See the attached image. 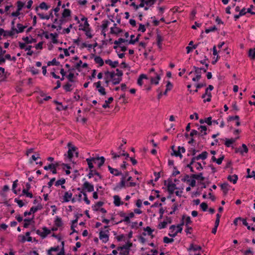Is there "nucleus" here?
Masks as SVG:
<instances>
[{
    "instance_id": "1",
    "label": "nucleus",
    "mask_w": 255,
    "mask_h": 255,
    "mask_svg": "<svg viewBox=\"0 0 255 255\" xmlns=\"http://www.w3.org/2000/svg\"><path fill=\"white\" fill-rule=\"evenodd\" d=\"M131 179L132 177L128 176V173L122 174L121 181L117 184L114 189L120 190L124 188L135 186L136 183L131 181Z\"/></svg>"
},
{
    "instance_id": "2",
    "label": "nucleus",
    "mask_w": 255,
    "mask_h": 255,
    "mask_svg": "<svg viewBox=\"0 0 255 255\" xmlns=\"http://www.w3.org/2000/svg\"><path fill=\"white\" fill-rule=\"evenodd\" d=\"M67 147L68 150L67 153L65 154V156L67 158L69 161H72L73 157H78V149L71 142H69L68 143Z\"/></svg>"
},
{
    "instance_id": "3",
    "label": "nucleus",
    "mask_w": 255,
    "mask_h": 255,
    "mask_svg": "<svg viewBox=\"0 0 255 255\" xmlns=\"http://www.w3.org/2000/svg\"><path fill=\"white\" fill-rule=\"evenodd\" d=\"M59 251V252L57 255H65V250H64V242L62 241L61 243V246H54L51 247L48 250H47V255H54L53 252H56Z\"/></svg>"
},
{
    "instance_id": "4",
    "label": "nucleus",
    "mask_w": 255,
    "mask_h": 255,
    "mask_svg": "<svg viewBox=\"0 0 255 255\" xmlns=\"http://www.w3.org/2000/svg\"><path fill=\"white\" fill-rule=\"evenodd\" d=\"M182 225H171L169 227L168 235L172 238L175 237L178 233H181L182 231Z\"/></svg>"
},
{
    "instance_id": "5",
    "label": "nucleus",
    "mask_w": 255,
    "mask_h": 255,
    "mask_svg": "<svg viewBox=\"0 0 255 255\" xmlns=\"http://www.w3.org/2000/svg\"><path fill=\"white\" fill-rule=\"evenodd\" d=\"M61 199L63 203H67L70 201H72V203L76 202V198L73 197V193L70 190L65 192L61 197Z\"/></svg>"
},
{
    "instance_id": "6",
    "label": "nucleus",
    "mask_w": 255,
    "mask_h": 255,
    "mask_svg": "<svg viewBox=\"0 0 255 255\" xmlns=\"http://www.w3.org/2000/svg\"><path fill=\"white\" fill-rule=\"evenodd\" d=\"M110 233L108 230H100L99 239L104 243H107L109 240Z\"/></svg>"
},
{
    "instance_id": "7",
    "label": "nucleus",
    "mask_w": 255,
    "mask_h": 255,
    "mask_svg": "<svg viewBox=\"0 0 255 255\" xmlns=\"http://www.w3.org/2000/svg\"><path fill=\"white\" fill-rule=\"evenodd\" d=\"M36 233L42 239L45 238L51 233L50 230L46 227H44L40 229L36 230Z\"/></svg>"
},
{
    "instance_id": "8",
    "label": "nucleus",
    "mask_w": 255,
    "mask_h": 255,
    "mask_svg": "<svg viewBox=\"0 0 255 255\" xmlns=\"http://www.w3.org/2000/svg\"><path fill=\"white\" fill-rule=\"evenodd\" d=\"M194 71L196 74H198V76L192 78V81L194 82H198L201 78V71L203 70L204 73L207 72L206 69L203 68H198L196 66L193 67Z\"/></svg>"
},
{
    "instance_id": "9",
    "label": "nucleus",
    "mask_w": 255,
    "mask_h": 255,
    "mask_svg": "<svg viewBox=\"0 0 255 255\" xmlns=\"http://www.w3.org/2000/svg\"><path fill=\"white\" fill-rule=\"evenodd\" d=\"M196 160H193V159H192V160L190 163L188 165L189 167L190 168L191 171L193 172V168H195L197 170L201 171L203 169V167L201 163L196 162Z\"/></svg>"
},
{
    "instance_id": "10",
    "label": "nucleus",
    "mask_w": 255,
    "mask_h": 255,
    "mask_svg": "<svg viewBox=\"0 0 255 255\" xmlns=\"http://www.w3.org/2000/svg\"><path fill=\"white\" fill-rule=\"evenodd\" d=\"M122 146L123 145L122 144L119 147V151L118 153L114 152L113 151H111V154L112 155V157L113 159H115L117 157H119L121 156H126L127 157H128V153H126L124 150L122 149Z\"/></svg>"
},
{
    "instance_id": "11",
    "label": "nucleus",
    "mask_w": 255,
    "mask_h": 255,
    "mask_svg": "<svg viewBox=\"0 0 255 255\" xmlns=\"http://www.w3.org/2000/svg\"><path fill=\"white\" fill-rule=\"evenodd\" d=\"M30 233L27 232L25 233V236L19 235L18 236V241L21 243H24L26 241L30 242H32V238L30 236Z\"/></svg>"
},
{
    "instance_id": "12",
    "label": "nucleus",
    "mask_w": 255,
    "mask_h": 255,
    "mask_svg": "<svg viewBox=\"0 0 255 255\" xmlns=\"http://www.w3.org/2000/svg\"><path fill=\"white\" fill-rule=\"evenodd\" d=\"M83 190L88 192H92L94 191V185L87 181H85L83 184Z\"/></svg>"
},
{
    "instance_id": "13",
    "label": "nucleus",
    "mask_w": 255,
    "mask_h": 255,
    "mask_svg": "<svg viewBox=\"0 0 255 255\" xmlns=\"http://www.w3.org/2000/svg\"><path fill=\"white\" fill-rule=\"evenodd\" d=\"M172 220L170 217H166L163 221L160 222L157 225V228L159 229H163L167 227V226L170 224Z\"/></svg>"
},
{
    "instance_id": "14",
    "label": "nucleus",
    "mask_w": 255,
    "mask_h": 255,
    "mask_svg": "<svg viewBox=\"0 0 255 255\" xmlns=\"http://www.w3.org/2000/svg\"><path fill=\"white\" fill-rule=\"evenodd\" d=\"M239 138V136H238L235 138H225V145L228 147H232L233 144L236 142V141Z\"/></svg>"
},
{
    "instance_id": "15",
    "label": "nucleus",
    "mask_w": 255,
    "mask_h": 255,
    "mask_svg": "<svg viewBox=\"0 0 255 255\" xmlns=\"http://www.w3.org/2000/svg\"><path fill=\"white\" fill-rule=\"evenodd\" d=\"M121 216L124 218L123 221L124 222L128 223L130 222V220L134 217V214L133 212H130L128 214L123 213Z\"/></svg>"
},
{
    "instance_id": "16",
    "label": "nucleus",
    "mask_w": 255,
    "mask_h": 255,
    "mask_svg": "<svg viewBox=\"0 0 255 255\" xmlns=\"http://www.w3.org/2000/svg\"><path fill=\"white\" fill-rule=\"evenodd\" d=\"M113 199L114 204L115 206L119 207L124 204V202L122 201L121 197L119 195H114L113 196Z\"/></svg>"
},
{
    "instance_id": "17",
    "label": "nucleus",
    "mask_w": 255,
    "mask_h": 255,
    "mask_svg": "<svg viewBox=\"0 0 255 255\" xmlns=\"http://www.w3.org/2000/svg\"><path fill=\"white\" fill-rule=\"evenodd\" d=\"M96 158L95 157L89 158L86 159L88 167L90 170H92L94 168L93 162L96 163Z\"/></svg>"
},
{
    "instance_id": "18",
    "label": "nucleus",
    "mask_w": 255,
    "mask_h": 255,
    "mask_svg": "<svg viewBox=\"0 0 255 255\" xmlns=\"http://www.w3.org/2000/svg\"><path fill=\"white\" fill-rule=\"evenodd\" d=\"M78 190L80 192L78 194H76L74 197V198H76V201H78L81 202L82 200L83 197L84 196V194L85 193V191H82L80 188H78Z\"/></svg>"
},
{
    "instance_id": "19",
    "label": "nucleus",
    "mask_w": 255,
    "mask_h": 255,
    "mask_svg": "<svg viewBox=\"0 0 255 255\" xmlns=\"http://www.w3.org/2000/svg\"><path fill=\"white\" fill-rule=\"evenodd\" d=\"M109 23V21L107 20H105L103 21V23L101 26V27L102 28V33L105 37L106 36V29L108 27Z\"/></svg>"
},
{
    "instance_id": "20",
    "label": "nucleus",
    "mask_w": 255,
    "mask_h": 255,
    "mask_svg": "<svg viewBox=\"0 0 255 255\" xmlns=\"http://www.w3.org/2000/svg\"><path fill=\"white\" fill-rule=\"evenodd\" d=\"M128 41L127 40L123 38H120L118 39V40H115L114 42V43L115 44V46H114V49H116L119 46H121L120 44L122 43H125V42Z\"/></svg>"
},
{
    "instance_id": "21",
    "label": "nucleus",
    "mask_w": 255,
    "mask_h": 255,
    "mask_svg": "<svg viewBox=\"0 0 255 255\" xmlns=\"http://www.w3.org/2000/svg\"><path fill=\"white\" fill-rule=\"evenodd\" d=\"M207 157V153L206 151L202 152L199 155L194 157L192 159L193 160H198L199 159L204 160Z\"/></svg>"
},
{
    "instance_id": "22",
    "label": "nucleus",
    "mask_w": 255,
    "mask_h": 255,
    "mask_svg": "<svg viewBox=\"0 0 255 255\" xmlns=\"http://www.w3.org/2000/svg\"><path fill=\"white\" fill-rule=\"evenodd\" d=\"M108 169L110 173L112 174H113L115 176H119L121 175L122 176V172L120 171L118 169L116 168H113L111 167V166H108Z\"/></svg>"
},
{
    "instance_id": "23",
    "label": "nucleus",
    "mask_w": 255,
    "mask_h": 255,
    "mask_svg": "<svg viewBox=\"0 0 255 255\" xmlns=\"http://www.w3.org/2000/svg\"><path fill=\"white\" fill-rule=\"evenodd\" d=\"M94 176H97L99 177V179H101V177L100 174L97 172L95 170H90L89 173L88 174L87 176L89 178H91L93 177Z\"/></svg>"
},
{
    "instance_id": "24",
    "label": "nucleus",
    "mask_w": 255,
    "mask_h": 255,
    "mask_svg": "<svg viewBox=\"0 0 255 255\" xmlns=\"http://www.w3.org/2000/svg\"><path fill=\"white\" fill-rule=\"evenodd\" d=\"M228 121L231 122L236 121L235 126L237 127H239L240 126V122H239V117L238 116L229 117Z\"/></svg>"
},
{
    "instance_id": "25",
    "label": "nucleus",
    "mask_w": 255,
    "mask_h": 255,
    "mask_svg": "<svg viewBox=\"0 0 255 255\" xmlns=\"http://www.w3.org/2000/svg\"><path fill=\"white\" fill-rule=\"evenodd\" d=\"M156 77L155 78L151 77L150 78V83L151 84L158 85L159 83V81L160 79V75L155 73Z\"/></svg>"
},
{
    "instance_id": "26",
    "label": "nucleus",
    "mask_w": 255,
    "mask_h": 255,
    "mask_svg": "<svg viewBox=\"0 0 255 255\" xmlns=\"http://www.w3.org/2000/svg\"><path fill=\"white\" fill-rule=\"evenodd\" d=\"M201 250V247L199 246L194 245V244H191L190 245L189 248L188 249V251L189 252H195L197 251H200Z\"/></svg>"
},
{
    "instance_id": "27",
    "label": "nucleus",
    "mask_w": 255,
    "mask_h": 255,
    "mask_svg": "<svg viewBox=\"0 0 255 255\" xmlns=\"http://www.w3.org/2000/svg\"><path fill=\"white\" fill-rule=\"evenodd\" d=\"M182 220L184 224H185L186 226L191 224L192 221L189 216L187 215H183L182 217Z\"/></svg>"
},
{
    "instance_id": "28",
    "label": "nucleus",
    "mask_w": 255,
    "mask_h": 255,
    "mask_svg": "<svg viewBox=\"0 0 255 255\" xmlns=\"http://www.w3.org/2000/svg\"><path fill=\"white\" fill-rule=\"evenodd\" d=\"M54 222L55 226L57 228L60 227L63 225V223H62L61 218H60L58 216H56Z\"/></svg>"
},
{
    "instance_id": "29",
    "label": "nucleus",
    "mask_w": 255,
    "mask_h": 255,
    "mask_svg": "<svg viewBox=\"0 0 255 255\" xmlns=\"http://www.w3.org/2000/svg\"><path fill=\"white\" fill-rule=\"evenodd\" d=\"M103 203L102 202H98L95 205H93L92 208L94 211L97 212L102 207Z\"/></svg>"
},
{
    "instance_id": "30",
    "label": "nucleus",
    "mask_w": 255,
    "mask_h": 255,
    "mask_svg": "<svg viewBox=\"0 0 255 255\" xmlns=\"http://www.w3.org/2000/svg\"><path fill=\"white\" fill-rule=\"evenodd\" d=\"M148 78L147 76L145 74H142L140 75L139 76L138 79H137V84L139 86H142L143 84L142 80L143 79H147Z\"/></svg>"
},
{
    "instance_id": "31",
    "label": "nucleus",
    "mask_w": 255,
    "mask_h": 255,
    "mask_svg": "<svg viewBox=\"0 0 255 255\" xmlns=\"http://www.w3.org/2000/svg\"><path fill=\"white\" fill-rule=\"evenodd\" d=\"M228 179L233 184H236L238 179V177L237 175L234 174L233 175H229L228 176Z\"/></svg>"
},
{
    "instance_id": "32",
    "label": "nucleus",
    "mask_w": 255,
    "mask_h": 255,
    "mask_svg": "<svg viewBox=\"0 0 255 255\" xmlns=\"http://www.w3.org/2000/svg\"><path fill=\"white\" fill-rule=\"evenodd\" d=\"M42 209V206L41 204H38L36 206L32 207L30 210H31V213L33 214V215L38 210H40Z\"/></svg>"
},
{
    "instance_id": "33",
    "label": "nucleus",
    "mask_w": 255,
    "mask_h": 255,
    "mask_svg": "<svg viewBox=\"0 0 255 255\" xmlns=\"http://www.w3.org/2000/svg\"><path fill=\"white\" fill-rule=\"evenodd\" d=\"M34 218V216L32 215L31 218H26L24 219V224L23 225V226L24 228H27L28 227V226L30 225V223L33 220Z\"/></svg>"
},
{
    "instance_id": "34",
    "label": "nucleus",
    "mask_w": 255,
    "mask_h": 255,
    "mask_svg": "<svg viewBox=\"0 0 255 255\" xmlns=\"http://www.w3.org/2000/svg\"><path fill=\"white\" fill-rule=\"evenodd\" d=\"M140 36V34H138L137 35L136 39H133V38L134 37V35H130L131 39L128 41V43L130 44H135L136 42L138 41Z\"/></svg>"
},
{
    "instance_id": "35",
    "label": "nucleus",
    "mask_w": 255,
    "mask_h": 255,
    "mask_svg": "<svg viewBox=\"0 0 255 255\" xmlns=\"http://www.w3.org/2000/svg\"><path fill=\"white\" fill-rule=\"evenodd\" d=\"M238 151L242 154L243 155L245 153H247L248 151V148L246 144H243L242 147L238 149Z\"/></svg>"
},
{
    "instance_id": "36",
    "label": "nucleus",
    "mask_w": 255,
    "mask_h": 255,
    "mask_svg": "<svg viewBox=\"0 0 255 255\" xmlns=\"http://www.w3.org/2000/svg\"><path fill=\"white\" fill-rule=\"evenodd\" d=\"M94 60L96 63L99 64L100 66H103V65L104 64V62L103 60L100 56H95V58H94Z\"/></svg>"
},
{
    "instance_id": "37",
    "label": "nucleus",
    "mask_w": 255,
    "mask_h": 255,
    "mask_svg": "<svg viewBox=\"0 0 255 255\" xmlns=\"http://www.w3.org/2000/svg\"><path fill=\"white\" fill-rule=\"evenodd\" d=\"M17 27L18 29H16V30H14L15 32L17 33L22 32L24 31V29L26 27V26H23L20 23L17 24Z\"/></svg>"
},
{
    "instance_id": "38",
    "label": "nucleus",
    "mask_w": 255,
    "mask_h": 255,
    "mask_svg": "<svg viewBox=\"0 0 255 255\" xmlns=\"http://www.w3.org/2000/svg\"><path fill=\"white\" fill-rule=\"evenodd\" d=\"M79 29L85 31V34L88 38H91L92 37L93 35L91 34L90 32V28H86V27H84L82 28H80Z\"/></svg>"
},
{
    "instance_id": "39",
    "label": "nucleus",
    "mask_w": 255,
    "mask_h": 255,
    "mask_svg": "<svg viewBox=\"0 0 255 255\" xmlns=\"http://www.w3.org/2000/svg\"><path fill=\"white\" fill-rule=\"evenodd\" d=\"M22 195L25 196L26 197L32 198H33L32 193L30 192H29V190H27V189H23L22 191Z\"/></svg>"
},
{
    "instance_id": "40",
    "label": "nucleus",
    "mask_w": 255,
    "mask_h": 255,
    "mask_svg": "<svg viewBox=\"0 0 255 255\" xmlns=\"http://www.w3.org/2000/svg\"><path fill=\"white\" fill-rule=\"evenodd\" d=\"M168 190L170 192H173L174 190L176 189L175 184L171 182L169 183L167 186Z\"/></svg>"
},
{
    "instance_id": "41",
    "label": "nucleus",
    "mask_w": 255,
    "mask_h": 255,
    "mask_svg": "<svg viewBox=\"0 0 255 255\" xmlns=\"http://www.w3.org/2000/svg\"><path fill=\"white\" fill-rule=\"evenodd\" d=\"M61 165L63 169L65 170L66 174L67 175L70 174L71 173L70 171V169L71 168L70 166L69 165L64 163H62Z\"/></svg>"
},
{
    "instance_id": "42",
    "label": "nucleus",
    "mask_w": 255,
    "mask_h": 255,
    "mask_svg": "<svg viewBox=\"0 0 255 255\" xmlns=\"http://www.w3.org/2000/svg\"><path fill=\"white\" fill-rule=\"evenodd\" d=\"M144 233L143 234L144 235H148L150 236L152 235L153 230H152L149 227H146L144 229Z\"/></svg>"
},
{
    "instance_id": "43",
    "label": "nucleus",
    "mask_w": 255,
    "mask_h": 255,
    "mask_svg": "<svg viewBox=\"0 0 255 255\" xmlns=\"http://www.w3.org/2000/svg\"><path fill=\"white\" fill-rule=\"evenodd\" d=\"M71 10L69 9L65 8L62 14V18H65L71 15Z\"/></svg>"
},
{
    "instance_id": "44",
    "label": "nucleus",
    "mask_w": 255,
    "mask_h": 255,
    "mask_svg": "<svg viewBox=\"0 0 255 255\" xmlns=\"http://www.w3.org/2000/svg\"><path fill=\"white\" fill-rule=\"evenodd\" d=\"M113 98L110 97L108 100H106L105 102V104L103 105L102 107L103 108H107L109 107V104L111 103L113 101Z\"/></svg>"
},
{
    "instance_id": "45",
    "label": "nucleus",
    "mask_w": 255,
    "mask_h": 255,
    "mask_svg": "<svg viewBox=\"0 0 255 255\" xmlns=\"http://www.w3.org/2000/svg\"><path fill=\"white\" fill-rule=\"evenodd\" d=\"M173 87L172 84L169 81H168L166 84V89L164 92L163 93V95H166L168 91H170Z\"/></svg>"
},
{
    "instance_id": "46",
    "label": "nucleus",
    "mask_w": 255,
    "mask_h": 255,
    "mask_svg": "<svg viewBox=\"0 0 255 255\" xmlns=\"http://www.w3.org/2000/svg\"><path fill=\"white\" fill-rule=\"evenodd\" d=\"M60 162L56 161V162H53L51 163V164H49L48 165L49 167V169H52L54 168H57L58 166L60 165Z\"/></svg>"
},
{
    "instance_id": "47",
    "label": "nucleus",
    "mask_w": 255,
    "mask_h": 255,
    "mask_svg": "<svg viewBox=\"0 0 255 255\" xmlns=\"http://www.w3.org/2000/svg\"><path fill=\"white\" fill-rule=\"evenodd\" d=\"M17 182H18V180H15V181H14L13 182V184H12V192L15 194H17V193H18V191L17 190H16V188L17 187Z\"/></svg>"
},
{
    "instance_id": "48",
    "label": "nucleus",
    "mask_w": 255,
    "mask_h": 255,
    "mask_svg": "<svg viewBox=\"0 0 255 255\" xmlns=\"http://www.w3.org/2000/svg\"><path fill=\"white\" fill-rule=\"evenodd\" d=\"M156 40L157 44L158 47L160 48L161 47V42L163 41V38L159 34H157Z\"/></svg>"
},
{
    "instance_id": "49",
    "label": "nucleus",
    "mask_w": 255,
    "mask_h": 255,
    "mask_svg": "<svg viewBox=\"0 0 255 255\" xmlns=\"http://www.w3.org/2000/svg\"><path fill=\"white\" fill-rule=\"evenodd\" d=\"M22 40H24L27 44H30L36 41V39L31 38V39H29L28 37H23L22 38Z\"/></svg>"
},
{
    "instance_id": "50",
    "label": "nucleus",
    "mask_w": 255,
    "mask_h": 255,
    "mask_svg": "<svg viewBox=\"0 0 255 255\" xmlns=\"http://www.w3.org/2000/svg\"><path fill=\"white\" fill-rule=\"evenodd\" d=\"M212 159L213 161L216 162L218 165H220L223 161L224 156H222L218 159H217L215 156H213Z\"/></svg>"
},
{
    "instance_id": "51",
    "label": "nucleus",
    "mask_w": 255,
    "mask_h": 255,
    "mask_svg": "<svg viewBox=\"0 0 255 255\" xmlns=\"http://www.w3.org/2000/svg\"><path fill=\"white\" fill-rule=\"evenodd\" d=\"M72 84L69 83H67L65 85L63 86L64 89L66 91V92H71L72 90L71 88Z\"/></svg>"
},
{
    "instance_id": "52",
    "label": "nucleus",
    "mask_w": 255,
    "mask_h": 255,
    "mask_svg": "<svg viewBox=\"0 0 255 255\" xmlns=\"http://www.w3.org/2000/svg\"><path fill=\"white\" fill-rule=\"evenodd\" d=\"M60 65V62L58 61H57L55 58L53 59V60L51 61H49L47 63V66H50V65H55V66H59Z\"/></svg>"
},
{
    "instance_id": "53",
    "label": "nucleus",
    "mask_w": 255,
    "mask_h": 255,
    "mask_svg": "<svg viewBox=\"0 0 255 255\" xmlns=\"http://www.w3.org/2000/svg\"><path fill=\"white\" fill-rule=\"evenodd\" d=\"M249 56L253 59H255V48L249 50Z\"/></svg>"
},
{
    "instance_id": "54",
    "label": "nucleus",
    "mask_w": 255,
    "mask_h": 255,
    "mask_svg": "<svg viewBox=\"0 0 255 255\" xmlns=\"http://www.w3.org/2000/svg\"><path fill=\"white\" fill-rule=\"evenodd\" d=\"M163 242L165 244L172 243L174 241L173 238H169L167 237H164L163 239Z\"/></svg>"
},
{
    "instance_id": "55",
    "label": "nucleus",
    "mask_w": 255,
    "mask_h": 255,
    "mask_svg": "<svg viewBox=\"0 0 255 255\" xmlns=\"http://www.w3.org/2000/svg\"><path fill=\"white\" fill-rule=\"evenodd\" d=\"M221 188L225 192H227L229 190V185L227 183H224L221 185Z\"/></svg>"
},
{
    "instance_id": "56",
    "label": "nucleus",
    "mask_w": 255,
    "mask_h": 255,
    "mask_svg": "<svg viewBox=\"0 0 255 255\" xmlns=\"http://www.w3.org/2000/svg\"><path fill=\"white\" fill-rule=\"evenodd\" d=\"M74 76V74L71 72L67 76H66V78L69 82H74V81L73 79Z\"/></svg>"
},
{
    "instance_id": "57",
    "label": "nucleus",
    "mask_w": 255,
    "mask_h": 255,
    "mask_svg": "<svg viewBox=\"0 0 255 255\" xmlns=\"http://www.w3.org/2000/svg\"><path fill=\"white\" fill-rule=\"evenodd\" d=\"M65 183V180L63 178H62L61 179L58 180L55 183V185L56 186H59L60 185H64Z\"/></svg>"
},
{
    "instance_id": "58",
    "label": "nucleus",
    "mask_w": 255,
    "mask_h": 255,
    "mask_svg": "<svg viewBox=\"0 0 255 255\" xmlns=\"http://www.w3.org/2000/svg\"><path fill=\"white\" fill-rule=\"evenodd\" d=\"M16 4L17 6V10H18V11H20L24 6V3L21 1H17Z\"/></svg>"
},
{
    "instance_id": "59",
    "label": "nucleus",
    "mask_w": 255,
    "mask_h": 255,
    "mask_svg": "<svg viewBox=\"0 0 255 255\" xmlns=\"http://www.w3.org/2000/svg\"><path fill=\"white\" fill-rule=\"evenodd\" d=\"M96 161L97 160H99V162L98 163V165L99 166H102L105 162V158L103 157V156H101L100 157H97V158H96Z\"/></svg>"
},
{
    "instance_id": "60",
    "label": "nucleus",
    "mask_w": 255,
    "mask_h": 255,
    "mask_svg": "<svg viewBox=\"0 0 255 255\" xmlns=\"http://www.w3.org/2000/svg\"><path fill=\"white\" fill-rule=\"evenodd\" d=\"M15 31L11 29L10 31H5L3 34V36L6 37L7 36H12L14 34Z\"/></svg>"
},
{
    "instance_id": "61",
    "label": "nucleus",
    "mask_w": 255,
    "mask_h": 255,
    "mask_svg": "<svg viewBox=\"0 0 255 255\" xmlns=\"http://www.w3.org/2000/svg\"><path fill=\"white\" fill-rule=\"evenodd\" d=\"M247 173H248L247 177H248V178L254 177L255 179V172L254 171H253L251 172H250V169L249 168H248L247 169Z\"/></svg>"
},
{
    "instance_id": "62",
    "label": "nucleus",
    "mask_w": 255,
    "mask_h": 255,
    "mask_svg": "<svg viewBox=\"0 0 255 255\" xmlns=\"http://www.w3.org/2000/svg\"><path fill=\"white\" fill-rule=\"evenodd\" d=\"M39 8H40L41 9H48L49 8V6L47 5V4L46 3V2H41L39 6Z\"/></svg>"
},
{
    "instance_id": "63",
    "label": "nucleus",
    "mask_w": 255,
    "mask_h": 255,
    "mask_svg": "<svg viewBox=\"0 0 255 255\" xmlns=\"http://www.w3.org/2000/svg\"><path fill=\"white\" fill-rule=\"evenodd\" d=\"M77 222V219L72 221V224L71 225V230H73V232H72L73 233L76 232L75 230V228L76 227Z\"/></svg>"
},
{
    "instance_id": "64",
    "label": "nucleus",
    "mask_w": 255,
    "mask_h": 255,
    "mask_svg": "<svg viewBox=\"0 0 255 255\" xmlns=\"http://www.w3.org/2000/svg\"><path fill=\"white\" fill-rule=\"evenodd\" d=\"M122 77H119L117 78H114L113 79V85H117L119 84L121 81H122Z\"/></svg>"
}]
</instances>
